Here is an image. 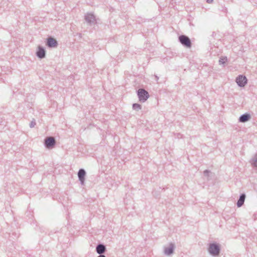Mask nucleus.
<instances>
[{"label":"nucleus","mask_w":257,"mask_h":257,"mask_svg":"<svg viewBox=\"0 0 257 257\" xmlns=\"http://www.w3.org/2000/svg\"><path fill=\"white\" fill-rule=\"evenodd\" d=\"M220 251L221 245L219 243L213 242L208 244V251L212 256H218Z\"/></svg>","instance_id":"obj_1"},{"label":"nucleus","mask_w":257,"mask_h":257,"mask_svg":"<svg viewBox=\"0 0 257 257\" xmlns=\"http://www.w3.org/2000/svg\"><path fill=\"white\" fill-rule=\"evenodd\" d=\"M137 93L139 100L141 102H146L150 97L149 92L144 88H139L137 91Z\"/></svg>","instance_id":"obj_2"},{"label":"nucleus","mask_w":257,"mask_h":257,"mask_svg":"<svg viewBox=\"0 0 257 257\" xmlns=\"http://www.w3.org/2000/svg\"><path fill=\"white\" fill-rule=\"evenodd\" d=\"M179 42L185 47L190 48L192 47V43L190 39L186 35H182L178 37Z\"/></svg>","instance_id":"obj_3"},{"label":"nucleus","mask_w":257,"mask_h":257,"mask_svg":"<svg viewBox=\"0 0 257 257\" xmlns=\"http://www.w3.org/2000/svg\"><path fill=\"white\" fill-rule=\"evenodd\" d=\"M56 140L54 137H48L44 140V146L48 149H52L56 145Z\"/></svg>","instance_id":"obj_4"},{"label":"nucleus","mask_w":257,"mask_h":257,"mask_svg":"<svg viewBox=\"0 0 257 257\" xmlns=\"http://www.w3.org/2000/svg\"><path fill=\"white\" fill-rule=\"evenodd\" d=\"M84 19L90 26H92L96 24L95 17L94 14L92 13H87L85 15Z\"/></svg>","instance_id":"obj_5"},{"label":"nucleus","mask_w":257,"mask_h":257,"mask_svg":"<svg viewBox=\"0 0 257 257\" xmlns=\"http://www.w3.org/2000/svg\"><path fill=\"white\" fill-rule=\"evenodd\" d=\"M237 85L241 87H244L247 83L246 77L243 75H239L235 79Z\"/></svg>","instance_id":"obj_6"},{"label":"nucleus","mask_w":257,"mask_h":257,"mask_svg":"<svg viewBox=\"0 0 257 257\" xmlns=\"http://www.w3.org/2000/svg\"><path fill=\"white\" fill-rule=\"evenodd\" d=\"M36 55L40 59H43L46 57V50L44 47L39 45L36 52Z\"/></svg>","instance_id":"obj_7"},{"label":"nucleus","mask_w":257,"mask_h":257,"mask_svg":"<svg viewBox=\"0 0 257 257\" xmlns=\"http://www.w3.org/2000/svg\"><path fill=\"white\" fill-rule=\"evenodd\" d=\"M46 45L49 48H56L58 44L57 41L52 37H49L46 39Z\"/></svg>","instance_id":"obj_8"},{"label":"nucleus","mask_w":257,"mask_h":257,"mask_svg":"<svg viewBox=\"0 0 257 257\" xmlns=\"http://www.w3.org/2000/svg\"><path fill=\"white\" fill-rule=\"evenodd\" d=\"M175 248V244L174 243L170 242L169 246L164 248V254L167 255H170L172 254Z\"/></svg>","instance_id":"obj_9"},{"label":"nucleus","mask_w":257,"mask_h":257,"mask_svg":"<svg viewBox=\"0 0 257 257\" xmlns=\"http://www.w3.org/2000/svg\"><path fill=\"white\" fill-rule=\"evenodd\" d=\"M86 174V171L84 169H80L78 172V177L82 185H84Z\"/></svg>","instance_id":"obj_10"},{"label":"nucleus","mask_w":257,"mask_h":257,"mask_svg":"<svg viewBox=\"0 0 257 257\" xmlns=\"http://www.w3.org/2000/svg\"><path fill=\"white\" fill-rule=\"evenodd\" d=\"M95 250L99 254H104L107 250L106 245L103 243H99L96 246Z\"/></svg>","instance_id":"obj_11"},{"label":"nucleus","mask_w":257,"mask_h":257,"mask_svg":"<svg viewBox=\"0 0 257 257\" xmlns=\"http://www.w3.org/2000/svg\"><path fill=\"white\" fill-rule=\"evenodd\" d=\"M250 118V114L248 113H245L240 116L238 121L240 122H245L249 120Z\"/></svg>","instance_id":"obj_12"},{"label":"nucleus","mask_w":257,"mask_h":257,"mask_svg":"<svg viewBox=\"0 0 257 257\" xmlns=\"http://www.w3.org/2000/svg\"><path fill=\"white\" fill-rule=\"evenodd\" d=\"M245 197L246 195L244 193H242L240 195L239 199L236 203L237 207H240L243 205Z\"/></svg>","instance_id":"obj_13"},{"label":"nucleus","mask_w":257,"mask_h":257,"mask_svg":"<svg viewBox=\"0 0 257 257\" xmlns=\"http://www.w3.org/2000/svg\"><path fill=\"white\" fill-rule=\"evenodd\" d=\"M203 174L207 181L211 180L214 177V174L208 170H205L203 172Z\"/></svg>","instance_id":"obj_14"},{"label":"nucleus","mask_w":257,"mask_h":257,"mask_svg":"<svg viewBox=\"0 0 257 257\" xmlns=\"http://www.w3.org/2000/svg\"><path fill=\"white\" fill-rule=\"evenodd\" d=\"M250 163L253 167L257 168V153L251 158Z\"/></svg>","instance_id":"obj_15"},{"label":"nucleus","mask_w":257,"mask_h":257,"mask_svg":"<svg viewBox=\"0 0 257 257\" xmlns=\"http://www.w3.org/2000/svg\"><path fill=\"white\" fill-rule=\"evenodd\" d=\"M133 108L136 111H139L141 109L142 105L139 103H134L133 104Z\"/></svg>","instance_id":"obj_16"},{"label":"nucleus","mask_w":257,"mask_h":257,"mask_svg":"<svg viewBox=\"0 0 257 257\" xmlns=\"http://www.w3.org/2000/svg\"><path fill=\"white\" fill-rule=\"evenodd\" d=\"M226 61H227L226 57L221 58L219 60V64H223L226 62Z\"/></svg>","instance_id":"obj_17"},{"label":"nucleus","mask_w":257,"mask_h":257,"mask_svg":"<svg viewBox=\"0 0 257 257\" xmlns=\"http://www.w3.org/2000/svg\"><path fill=\"white\" fill-rule=\"evenodd\" d=\"M36 124L35 119L33 118L30 123V127L31 128L34 127Z\"/></svg>","instance_id":"obj_18"},{"label":"nucleus","mask_w":257,"mask_h":257,"mask_svg":"<svg viewBox=\"0 0 257 257\" xmlns=\"http://www.w3.org/2000/svg\"><path fill=\"white\" fill-rule=\"evenodd\" d=\"M213 0H206V2L208 4H211L213 3Z\"/></svg>","instance_id":"obj_19"},{"label":"nucleus","mask_w":257,"mask_h":257,"mask_svg":"<svg viewBox=\"0 0 257 257\" xmlns=\"http://www.w3.org/2000/svg\"><path fill=\"white\" fill-rule=\"evenodd\" d=\"M154 76L155 77L156 81H158L159 79V77L157 75H154Z\"/></svg>","instance_id":"obj_20"},{"label":"nucleus","mask_w":257,"mask_h":257,"mask_svg":"<svg viewBox=\"0 0 257 257\" xmlns=\"http://www.w3.org/2000/svg\"><path fill=\"white\" fill-rule=\"evenodd\" d=\"M97 257H106L103 254H99Z\"/></svg>","instance_id":"obj_21"},{"label":"nucleus","mask_w":257,"mask_h":257,"mask_svg":"<svg viewBox=\"0 0 257 257\" xmlns=\"http://www.w3.org/2000/svg\"><path fill=\"white\" fill-rule=\"evenodd\" d=\"M181 136H182V135H181V134H178V138H179L180 137H181Z\"/></svg>","instance_id":"obj_22"},{"label":"nucleus","mask_w":257,"mask_h":257,"mask_svg":"<svg viewBox=\"0 0 257 257\" xmlns=\"http://www.w3.org/2000/svg\"><path fill=\"white\" fill-rule=\"evenodd\" d=\"M81 34L80 33L79 34V36L81 37Z\"/></svg>","instance_id":"obj_23"},{"label":"nucleus","mask_w":257,"mask_h":257,"mask_svg":"<svg viewBox=\"0 0 257 257\" xmlns=\"http://www.w3.org/2000/svg\"><path fill=\"white\" fill-rule=\"evenodd\" d=\"M214 33H215V32H213L212 35H214Z\"/></svg>","instance_id":"obj_24"},{"label":"nucleus","mask_w":257,"mask_h":257,"mask_svg":"<svg viewBox=\"0 0 257 257\" xmlns=\"http://www.w3.org/2000/svg\"><path fill=\"white\" fill-rule=\"evenodd\" d=\"M256 217V216H254V219H255Z\"/></svg>","instance_id":"obj_25"}]
</instances>
